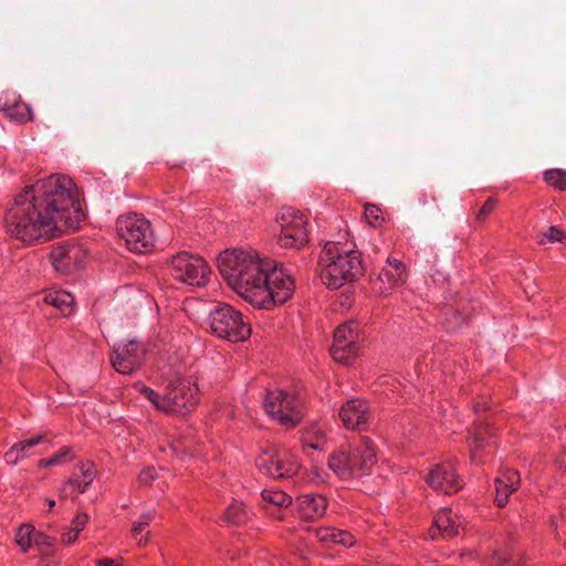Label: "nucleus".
I'll return each instance as SVG.
<instances>
[{"instance_id": "c756f323", "label": "nucleus", "mask_w": 566, "mask_h": 566, "mask_svg": "<svg viewBox=\"0 0 566 566\" xmlns=\"http://www.w3.org/2000/svg\"><path fill=\"white\" fill-rule=\"evenodd\" d=\"M338 531L339 530H336L334 527H322V528H317L315 531V534H316V537L318 538V541L324 544H329V543L336 544V542H337L336 535H337Z\"/></svg>"}, {"instance_id": "cd10ccee", "label": "nucleus", "mask_w": 566, "mask_h": 566, "mask_svg": "<svg viewBox=\"0 0 566 566\" xmlns=\"http://www.w3.org/2000/svg\"><path fill=\"white\" fill-rule=\"evenodd\" d=\"M46 441V434L40 433L35 437H32L30 439H27L24 441H20L14 443L15 450L21 454L22 458H25L28 455V452L35 446L45 442Z\"/></svg>"}, {"instance_id": "423d86ee", "label": "nucleus", "mask_w": 566, "mask_h": 566, "mask_svg": "<svg viewBox=\"0 0 566 566\" xmlns=\"http://www.w3.org/2000/svg\"><path fill=\"white\" fill-rule=\"evenodd\" d=\"M117 234L135 253H146L154 247V233L150 222L140 214L122 216L116 222Z\"/></svg>"}, {"instance_id": "49530a36", "label": "nucleus", "mask_w": 566, "mask_h": 566, "mask_svg": "<svg viewBox=\"0 0 566 566\" xmlns=\"http://www.w3.org/2000/svg\"><path fill=\"white\" fill-rule=\"evenodd\" d=\"M303 447L305 450L306 449L318 450L322 448L319 442H307V441H304Z\"/></svg>"}, {"instance_id": "6e6552de", "label": "nucleus", "mask_w": 566, "mask_h": 566, "mask_svg": "<svg viewBox=\"0 0 566 566\" xmlns=\"http://www.w3.org/2000/svg\"><path fill=\"white\" fill-rule=\"evenodd\" d=\"M304 402L298 395L284 390L270 391L264 399L266 413L280 421L282 426L294 427L303 418Z\"/></svg>"}, {"instance_id": "9b49d317", "label": "nucleus", "mask_w": 566, "mask_h": 566, "mask_svg": "<svg viewBox=\"0 0 566 566\" xmlns=\"http://www.w3.org/2000/svg\"><path fill=\"white\" fill-rule=\"evenodd\" d=\"M88 254L83 243L67 241L53 247L51 262L55 271L63 275L80 270Z\"/></svg>"}, {"instance_id": "dca6fc26", "label": "nucleus", "mask_w": 566, "mask_h": 566, "mask_svg": "<svg viewBox=\"0 0 566 566\" xmlns=\"http://www.w3.org/2000/svg\"><path fill=\"white\" fill-rule=\"evenodd\" d=\"M461 525L462 521L457 514H453L450 509H443L437 513L429 535L432 539H438L439 536L450 539L459 535Z\"/></svg>"}, {"instance_id": "0eeeda50", "label": "nucleus", "mask_w": 566, "mask_h": 566, "mask_svg": "<svg viewBox=\"0 0 566 566\" xmlns=\"http://www.w3.org/2000/svg\"><path fill=\"white\" fill-rule=\"evenodd\" d=\"M171 276L187 285L200 287L208 283L211 270L199 255L181 251L169 261Z\"/></svg>"}, {"instance_id": "c03bdc74", "label": "nucleus", "mask_w": 566, "mask_h": 566, "mask_svg": "<svg viewBox=\"0 0 566 566\" xmlns=\"http://www.w3.org/2000/svg\"><path fill=\"white\" fill-rule=\"evenodd\" d=\"M473 438H474L475 450H476L481 447V442L483 441L484 436H483L482 431H476L474 433Z\"/></svg>"}, {"instance_id": "473e14b6", "label": "nucleus", "mask_w": 566, "mask_h": 566, "mask_svg": "<svg viewBox=\"0 0 566 566\" xmlns=\"http://www.w3.org/2000/svg\"><path fill=\"white\" fill-rule=\"evenodd\" d=\"M140 394L144 395L158 410H161L163 395L155 391L154 389L142 386L139 389Z\"/></svg>"}, {"instance_id": "f3484780", "label": "nucleus", "mask_w": 566, "mask_h": 566, "mask_svg": "<svg viewBox=\"0 0 566 566\" xmlns=\"http://www.w3.org/2000/svg\"><path fill=\"white\" fill-rule=\"evenodd\" d=\"M339 418L346 428L364 430L369 419L367 402L356 399L348 400L340 408Z\"/></svg>"}, {"instance_id": "1a4fd4ad", "label": "nucleus", "mask_w": 566, "mask_h": 566, "mask_svg": "<svg viewBox=\"0 0 566 566\" xmlns=\"http://www.w3.org/2000/svg\"><path fill=\"white\" fill-rule=\"evenodd\" d=\"M198 388L188 380L170 384L163 395L161 411L185 416L196 407Z\"/></svg>"}, {"instance_id": "b1692460", "label": "nucleus", "mask_w": 566, "mask_h": 566, "mask_svg": "<svg viewBox=\"0 0 566 566\" xmlns=\"http://www.w3.org/2000/svg\"><path fill=\"white\" fill-rule=\"evenodd\" d=\"M249 511L240 502L230 504L224 512V520L234 525L243 524L249 520Z\"/></svg>"}, {"instance_id": "393cba45", "label": "nucleus", "mask_w": 566, "mask_h": 566, "mask_svg": "<svg viewBox=\"0 0 566 566\" xmlns=\"http://www.w3.org/2000/svg\"><path fill=\"white\" fill-rule=\"evenodd\" d=\"M35 530L31 525H22L18 528L15 533V542L21 547L23 552H27L29 547L34 543V534Z\"/></svg>"}, {"instance_id": "a18cd8bd", "label": "nucleus", "mask_w": 566, "mask_h": 566, "mask_svg": "<svg viewBox=\"0 0 566 566\" xmlns=\"http://www.w3.org/2000/svg\"><path fill=\"white\" fill-rule=\"evenodd\" d=\"M97 566H118L115 564L114 559L103 558L96 562Z\"/></svg>"}, {"instance_id": "de8ad7c7", "label": "nucleus", "mask_w": 566, "mask_h": 566, "mask_svg": "<svg viewBox=\"0 0 566 566\" xmlns=\"http://www.w3.org/2000/svg\"><path fill=\"white\" fill-rule=\"evenodd\" d=\"M489 407H488V403L486 402H476L474 405V411L475 412H480L482 410H486Z\"/></svg>"}, {"instance_id": "412c9836", "label": "nucleus", "mask_w": 566, "mask_h": 566, "mask_svg": "<svg viewBox=\"0 0 566 566\" xmlns=\"http://www.w3.org/2000/svg\"><path fill=\"white\" fill-rule=\"evenodd\" d=\"M495 503L503 507L507 503L509 495L514 492L520 484V474L516 471L507 470L501 476L494 480Z\"/></svg>"}, {"instance_id": "a19ab883", "label": "nucleus", "mask_w": 566, "mask_h": 566, "mask_svg": "<svg viewBox=\"0 0 566 566\" xmlns=\"http://www.w3.org/2000/svg\"><path fill=\"white\" fill-rule=\"evenodd\" d=\"M77 533L72 531L71 528L62 534V542L65 544H73L77 538Z\"/></svg>"}, {"instance_id": "2eb2a0df", "label": "nucleus", "mask_w": 566, "mask_h": 566, "mask_svg": "<svg viewBox=\"0 0 566 566\" xmlns=\"http://www.w3.org/2000/svg\"><path fill=\"white\" fill-rule=\"evenodd\" d=\"M426 481L434 491L451 494L462 488L451 462L436 464L426 476Z\"/></svg>"}, {"instance_id": "e433bc0d", "label": "nucleus", "mask_w": 566, "mask_h": 566, "mask_svg": "<svg viewBox=\"0 0 566 566\" xmlns=\"http://www.w3.org/2000/svg\"><path fill=\"white\" fill-rule=\"evenodd\" d=\"M336 537H337L336 544H339V545H343L346 547H350L355 543L354 536L347 531L339 530Z\"/></svg>"}, {"instance_id": "6ab92c4d", "label": "nucleus", "mask_w": 566, "mask_h": 566, "mask_svg": "<svg viewBox=\"0 0 566 566\" xmlns=\"http://www.w3.org/2000/svg\"><path fill=\"white\" fill-rule=\"evenodd\" d=\"M300 516L304 521H315L325 515L327 499L323 495L304 494L296 500Z\"/></svg>"}, {"instance_id": "20e7f679", "label": "nucleus", "mask_w": 566, "mask_h": 566, "mask_svg": "<svg viewBox=\"0 0 566 566\" xmlns=\"http://www.w3.org/2000/svg\"><path fill=\"white\" fill-rule=\"evenodd\" d=\"M376 463V452L371 440L361 437L359 443L349 449H340L328 458V468L342 480L368 475Z\"/></svg>"}, {"instance_id": "8fccbe9b", "label": "nucleus", "mask_w": 566, "mask_h": 566, "mask_svg": "<svg viewBox=\"0 0 566 566\" xmlns=\"http://www.w3.org/2000/svg\"><path fill=\"white\" fill-rule=\"evenodd\" d=\"M471 458H472V459H474V458H475V451H473V452H472Z\"/></svg>"}, {"instance_id": "4468645a", "label": "nucleus", "mask_w": 566, "mask_h": 566, "mask_svg": "<svg viewBox=\"0 0 566 566\" xmlns=\"http://www.w3.org/2000/svg\"><path fill=\"white\" fill-rule=\"evenodd\" d=\"M144 348L136 340H129L114 347L111 354V363L116 371L129 375L142 365Z\"/></svg>"}, {"instance_id": "79ce46f5", "label": "nucleus", "mask_w": 566, "mask_h": 566, "mask_svg": "<svg viewBox=\"0 0 566 566\" xmlns=\"http://www.w3.org/2000/svg\"><path fill=\"white\" fill-rule=\"evenodd\" d=\"M155 516V511H148L140 515V518L138 522H140L143 525L147 526L153 521Z\"/></svg>"}, {"instance_id": "c85d7f7f", "label": "nucleus", "mask_w": 566, "mask_h": 566, "mask_svg": "<svg viewBox=\"0 0 566 566\" xmlns=\"http://www.w3.org/2000/svg\"><path fill=\"white\" fill-rule=\"evenodd\" d=\"M546 242H559L566 244V233L557 227L551 226L546 232L541 234L538 240L539 244H545Z\"/></svg>"}, {"instance_id": "58836bf2", "label": "nucleus", "mask_w": 566, "mask_h": 566, "mask_svg": "<svg viewBox=\"0 0 566 566\" xmlns=\"http://www.w3.org/2000/svg\"><path fill=\"white\" fill-rule=\"evenodd\" d=\"M155 471L153 468H146L140 471L138 480L143 484H148L154 480Z\"/></svg>"}, {"instance_id": "5701e85b", "label": "nucleus", "mask_w": 566, "mask_h": 566, "mask_svg": "<svg viewBox=\"0 0 566 566\" xmlns=\"http://www.w3.org/2000/svg\"><path fill=\"white\" fill-rule=\"evenodd\" d=\"M44 301L60 310L64 316L73 312L74 296L65 291L50 292L44 296Z\"/></svg>"}, {"instance_id": "f704fd0d", "label": "nucleus", "mask_w": 566, "mask_h": 566, "mask_svg": "<svg viewBox=\"0 0 566 566\" xmlns=\"http://www.w3.org/2000/svg\"><path fill=\"white\" fill-rule=\"evenodd\" d=\"M494 207L495 200L492 197H490L478 211L476 219L479 221H484L486 217L493 211Z\"/></svg>"}, {"instance_id": "a211bd4d", "label": "nucleus", "mask_w": 566, "mask_h": 566, "mask_svg": "<svg viewBox=\"0 0 566 566\" xmlns=\"http://www.w3.org/2000/svg\"><path fill=\"white\" fill-rule=\"evenodd\" d=\"M388 266L384 268L375 284H379L381 294H388L395 286L402 284L406 280V266L397 259H388Z\"/></svg>"}, {"instance_id": "4c0bfd02", "label": "nucleus", "mask_w": 566, "mask_h": 566, "mask_svg": "<svg viewBox=\"0 0 566 566\" xmlns=\"http://www.w3.org/2000/svg\"><path fill=\"white\" fill-rule=\"evenodd\" d=\"M22 459L21 454L15 450V447L12 446L6 453L4 460L8 464L15 465L18 461Z\"/></svg>"}, {"instance_id": "4be33fe9", "label": "nucleus", "mask_w": 566, "mask_h": 566, "mask_svg": "<svg viewBox=\"0 0 566 566\" xmlns=\"http://www.w3.org/2000/svg\"><path fill=\"white\" fill-rule=\"evenodd\" d=\"M96 475L97 470L93 462H81L76 465L67 483L76 488L81 493H84Z\"/></svg>"}, {"instance_id": "ddd939ff", "label": "nucleus", "mask_w": 566, "mask_h": 566, "mask_svg": "<svg viewBox=\"0 0 566 566\" xmlns=\"http://www.w3.org/2000/svg\"><path fill=\"white\" fill-rule=\"evenodd\" d=\"M255 464L263 474L273 479L291 478L297 472V465L286 458V451L276 448L262 451Z\"/></svg>"}, {"instance_id": "f257e3e1", "label": "nucleus", "mask_w": 566, "mask_h": 566, "mask_svg": "<svg viewBox=\"0 0 566 566\" xmlns=\"http://www.w3.org/2000/svg\"><path fill=\"white\" fill-rule=\"evenodd\" d=\"M85 214L77 187L65 175H51L24 188L4 211L7 232L31 244L51 240L66 229H77Z\"/></svg>"}, {"instance_id": "f03ea898", "label": "nucleus", "mask_w": 566, "mask_h": 566, "mask_svg": "<svg viewBox=\"0 0 566 566\" xmlns=\"http://www.w3.org/2000/svg\"><path fill=\"white\" fill-rule=\"evenodd\" d=\"M218 268L228 285L259 308L282 305L293 295L294 281L285 269L254 251L227 250L219 255Z\"/></svg>"}, {"instance_id": "39448f33", "label": "nucleus", "mask_w": 566, "mask_h": 566, "mask_svg": "<svg viewBox=\"0 0 566 566\" xmlns=\"http://www.w3.org/2000/svg\"><path fill=\"white\" fill-rule=\"evenodd\" d=\"M206 324L212 334L230 342H243L251 335L250 323L242 313L226 303L208 305Z\"/></svg>"}, {"instance_id": "f8f14e48", "label": "nucleus", "mask_w": 566, "mask_h": 566, "mask_svg": "<svg viewBox=\"0 0 566 566\" xmlns=\"http://www.w3.org/2000/svg\"><path fill=\"white\" fill-rule=\"evenodd\" d=\"M359 332L356 322H348L337 327L334 333V343L331 355L335 361L344 365L350 364L358 352Z\"/></svg>"}, {"instance_id": "aec40b11", "label": "nucleus", "mask_w": 566, "mask_h": 566, "mask_svg": "<svg viewBox=\"0 0 566 566\" xmlns=\"http://www.w3.org/2000/svg\"><path fill=\"white\" fill-rule=\"evenodd\" d=\"M261 496L268 514L277 520H284L283 510L292 504V496L281 490H264Z\"/></svg>"}, {"instance_id": "2f4dec72", "label": "nucleus", "mask_w": 566, "mask_h": 566, "mask_svg": "<svg viewBox=\"0 0 566 566\" xmlns=\"http://www.w3.org/2000/svg\"><path fill=\"white\" fill-rule=\"evenodd\" d=\"M71 449L69 447L63 448L59 452L54 453L51 458L41 459L38 462L40 468H46L51 465H59L61 460L70 453Z\"/></svg>"}, {"instance_id": "72a5a7b5", "label": "nucleus", "mask_w": 566, "mask_h": 566, "mask_svg": "<svg viewBox=\"0 0 566 566\" xmlns=\"http://www.w3.org/2000/svg\"><path fill=\"white\" fill-rule=\"evenodd\" d=\"M516 560L505 554H494L488 559V566H515Z\"/></svg>"}, {"instance_id": "37998d69", "label": "nucleus", "mask_w": 566, "mask_h": 566, "mask_svg": "<svg viewBox=\"0 0 566 566\" xmlns=\"http://www.w3.org/2000/svg\"><path fill=\"white\" fill-rule=\"evenodd\" d=\"M145 527L146 526L143 525L140 522H135L134 523L133 534H134L135 538H137V536L145 531Z\"/></svg>"}, {"instance_id": "a878e982", "label": "nucleus", "mask_w": 566, "mask_h": 566, "mask_svg": "<svg viewBox=\"0 0 566 566\" xmlns=\"http://www.w3.org/2000/svg\"><path fill=\"white\" fill-rule=\"evenodd\" d=\"M6 115L11 120L18 123L32 120V112L30 107L25 104H15L14 106L7 108Z\"/></svg>"}, {"instance_id": "7c9ffc66", "label": "nucleus", "mask_w": 566, "mask_h": 566, "mask_svg": "<svg viewBox=\"0 0 566 566\" xmlns=\"http://www.w3.org/2000/svg\"><path fill=\"white\" fill-rule=\"evenodd\" d=\"M34 545H36L41 552L43 554H49L51 552V548L53 547V544H54V541L52 537L43 534V533H40V532H36L34 534Z\"/></svg>"}, {"instance_id": "bb28decb", "label": "nucleus", "mask_w": 566, "mask_h": 566, "mask_svg": "<svg viewBox=\"0 0 566 566\" xmlns=\"http://www.w3.org/2000/svg\"><path fill=\"white\" fill-rule=\"evenodd\" d=\"M544 179L551 186H554L558 190L566 189V172L560 169H551L545 171Z\"/></svg>"}, {"instance_id": "09e8293b", "label": "nucleus", "mask_w": 566, "mask_h": 566, "mask_svg": "<svg viewBox=\"0 0 566 566\" xmlns=\"http://www.w3.org/2000/svg\"><path fill=\"white\" fill-rule=\"evenodd\" d=\"M48 504H49V509L52 510L55 505V501L54 500H48Z\"/></svg>"}, {"instance_id": "9d476101", "label": "nucleus", "mask_w": 566, "mask_h": 566, "mask_svg": "<svg viewBox=\"0 0 566 566\" xmlns=\"http://www.w3.org/2000/svg\"><path fill=\"white\" fill-rule=\"evenodd\" d=\"M281 227L280 243L286 248H301L308 241L306 219L304 214L292 208H282L277 216Z\"/></svg>"}, {"instance_id": "ea45409f", "label": "nucleus", "mask_w": 566, "mask_h": 566, "mask_svg": "<svg viewBox=\"0 0 566 566\" xmlns=\"http://www.w3.org/2000/svg\"><path fill=\"white\" fill-rule=\"evenodd\" d=\"M378 212L379 209L375 205H367L365 208V217L370 223H373V220L379 219Z\"/></svg>"}, {"instance_id": "7ed1b4c3", "label": "nucleus", "mask_w": 566, "mask_h": 566, "mask_svg": "<svg viewBox=\"0 0 566 566\" xmlns=\"http://www.w3.org/2000/svg\"><path fill=\"white\" fill-rule=\"evenodd\" d=\"M319 277L328 289L336 290L363 275L360 254L345 250L339 243L327 242L318 259Z\"/></svg>"}, {"instance_id": "c9c22d12", "label": "nucleus", "mask_w": 566, "mask_h": 566, "mask_svg": "<svg viewBox=\"0 0 566 566\" xmlns=\"http://www.w3.org/2000/svg\"><path fill=\"white\" fill-rule=\"evenodd\" d=\"M87 522L88 515L86 513H80L73 518L71 530L78 534L82 530H84Z\"/></svg>"}]
</instances>
